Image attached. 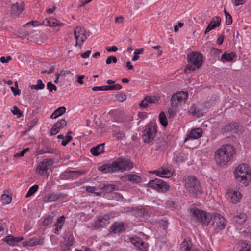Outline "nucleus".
<instances>
[{"label":"nucleus","instance_id":"nucleus-7","mask_svg":"<svg viewBox=\"0 0 251 251\" xmlns=\"http://www.w3.org/2000/svg\"><path fill=\"white\" fill-rule=\"evenodd\" d=\"M210 221H211V228L214 230H222L226 227V220L220 214H211Z\"/></svg>","mask_w":251,"mask_h":251},{"label":"nucleus","instance_id":"nucleus-2","mask_svg":"<svg viewBox=\"0 0 251 251\" xmlns=\"http://www.w3.org/2000/svg\"><path fill=\"white\" fill-rule=\"evenodd\" d=\"M251 170L246 164L239 165L234 171L236 181L240 183L242 186H247L251 179Z\"/></svg>","mask_w":251,"mask_h":251},{"label":"nucleus","instance_id":"nucleus-37","mask_svg":"<svg viewBox=\"0 0 251 251\" xmlns=\"http://www.w3.org/2000/svg\"><path fill=\"white\" fill-rule=\"evenodd\" d=\"M246 219L247 216L246 214L241 213L237 214L234 217L235 222L239 224H243L246 221Z\"/></svg>","mask_w":251,"mask_h":251},{"label":"nucleus","instance_id":"nucleus-35","mask_svg":"<svg viewBox=\"0 0 251 251\" xmlns=\"http://www.w3.org/2000/svg\"><path fill=\"white\" fill-rule=\"evenodd\" d=\"M32 36H36L35 39H33L35 41L39 44L42 43L44 41L46 40L48 38L47 36L44 34L39 35L36 32L32 35Z\"/></svg>","mask_w":251,"mask_h":251},{"label":"nucleus","instance_id":"nucleus-10","mask_svg":"<svg viewBox=\"0 0 251 251\" xmlns=\"http://www.w3.org/2000/svg\"><path fill=\"white\" fill-rule=\"evenodd\" d=\"M148 186L161 192H166L170 188L169 185L166 182L157 178L150 181Z\"/></svg>","mask_w":251,"mask_h":251},{"label":"nucleus","instance_id":"nucleus-5","mask_svg":"<svg viewBox=\"0 0 251 251\" xmlns=\"http://www.w3.org/2000/svg\"><path fill=\"white\" fill-rule=\"evenodd\" d=\"M157 125L155 123L150 122L145 126L142 132V138L145 143H150L154 139L157 133Z\"/></svg>","mask_w":251,"mask_h":251},{"label":"nucleus","instance_id":"nucleus-54","mask_svg":"<svg viewBox=\"0 0 251 251\" xmlns=\"http://www.w3.org/2000/svg\"><path fill=\"white\" fill-rule=\"evenodd\" d=\"M116 97L117 99L119 101H121V102L124 101L126 99V95L121 94V93L117 94Z\"/></svg>","mask_w":251,"mask_h":251},{"label":"nucleus","instance_id":"nucleus-30","mask_svg":"<svg viewBox=\"0 0 251 251\" xmlns=\"http://www.w3.org/2000/svg\"><path fill=\"white\" fill-rule=\"evenodd\" d=\"M99 170L102 173L115 172L114 168L113 167V163L111 164H104L99 167Z\"/></svg>","mask_w":251,"mask_h":251},{"label":"nucleus","instance_id":"nucleus-25","mask_svg":"<svg viewBox=\"0 0 251 251\" xmlns=\"http://www.w3.org/2000/svg\"><path fill=\"white\" fill-rule=\"evenodd\" d=\"M3 241L8 244L9 245L14 246L18 242L23 240L22 237H14L13 236H7L3 239Z\"/></svg>","mask_w":251,"mask_h":251},{"label":"nucleus","instance_id":"nucleus-59","mask_svg":"<svg viewBox=\"0 0 251 251\" xmlns=\"http://www.w3.org/2000/svg\"><path fill=\"white\" fill-rule=\"evenodd\" d=\"M70 246L64 242L61 244V248L62 251H68L70 250Z\"/></svg>","mask_w":251,"mask_h":251},{"label":"nucleus","instance_id":"nucleus-51","mask_svg":"<svg viewBox=\"0 0 251 251\" xmlns=\"http://www.w3.org/2000/svg\"><path fill=\"white\" fill-rule=\"evenodd\" d=\"M11 112L14 115H17L18 117H21L23 115L22 112L16 106L14 107L13 109L11 110Z\"/></svg>","mask_w":251,"mask_h":251},{"label":"nucleus","instance_id":"nucleus-16","mask_svg":"<svg viewBox=\"0 0 251 251\" xmlns=\"http://www.w3.org/2000/svg\"><path fill=\"white\" fill-rule=\"evenodd\" d=\"M61 197L64 198V195L62 194H58L53 192L46 195L43 197V201L45 203H50L56 201Z\"/></svg>","mask_w":251,"mask_h":251},{"label":"nucleus","instance_id":"nucleus-20","mask_svg":"<svg viewBox=\"0 0 251 251\" xmlns=\"http://www.w3.org/2000/svg\"><path fill=\"white\" fill-rule=\"evenodd\" d=\"M42 24L51 27L61 26L63 25L61 22L53 17L44 19L43 21Z\"/></svg>","mask_w":251,"mask_h":251},{"label":"nucleus","instance_id":"nucleus-42","mask_svg":"<svg viewBox=\"0 0 251 251\" xmlns=\"http://www.w3.org/2000/svg\"><path fill=\"white\" fill-rule=\"evenodd\" d=\"M64 243L67 244L69 246H71L74 243V238L71 235H65L64 236Z\"/></svg>","mask_w":251,"mask_h":251},{"label":"nucleus","instance_id":"nucleus-6","mask_svg":"<svg viewBox=\"0 0 251 251\" xmlns=\"http://www.w3.org/2000/svg\"><path fill=\"white\" fill-rule=\"evenodd\" d=\"M191 212L193 218L204 226L208 225L210 222L211 214L210 213L197 208L192 209Z\"/></svg>","mask_w":251,"mask_h":251},{"label":"nucleus","instance_id":"nucleus-21","mask_svg":"<svg viewBox=\"0 0 251 251\" xmlns=\"http://www.w3.org/2000/svg\"><path fill=\"white\" fill-rule=\"evenodd\" d=\"M227 197L230 199L231 202L237 203L242 197V194L238 191L231 190L226 194Z\"/></svg>","mask_w":251,"mask_h":251},{"label":"nucleus","instance_id":"nucleus-60","mask_svg":"<svg viewBox=\"0 0 251 251\" xmlns=\"http://www.w3.org/2000/svg\"><path fill=\"white\" fill-rule=\"evenodd\" d=\"M10 88L15 96L20 95L21 90L19 89H18V88L16 89L14 87H11Z\"/></svg>","mask_w":251,"mask_h":251},{"label":"nucleus","instance_id":"nucleus-49","mask_svg":"<svg viewBox=\"0 0 251 251\" xmlns=\"http://www.w3.org/2000/svg\"><path fill=\"white\" fill-rule=\"evenodd\" d=\"M47 89L50 92H52L53 91H56L57 87L55 85L52 84L51 82H49L47 85Z\"/></svg>","mask_w":251,"mask_h":251},{"label":"nucleus","instance_id":"nucleus-52","mask_svg":"<svg viewBox=\"0 0 251 251\" xmlns=\"http://www.w3.org/2000/svg\"><path fill=\"white\" fill-rule=\"evenodd\" d=\"M30 149L29 148H27L26 149H23L20 153H16L14 154V156L15 157H22L24 155V154L26 153L27 151H29Z\"/></svg>","mask_w":251,"mask_h":251},{"label":"nucleus","instance_id":"nucleus-26","mask_svg":"<svg viewBox=\"0 0 251 251\" xmlns=\"http://www.w3.org/2000/svg\"><path fill=\"white\" fill-rule=\"evenodd\" d=\"M98 189L102 190L105 193H111L114 190H118L119 186L114 184H103L102 185L99 186Z\"/></svg>","mask_w":251,"mask_h":251},{"label":"nucleus","instance_id":"nucleus-56","mask_svg":"<svg viewBox=\"0 0 251 251\" xmlns=\"http://www.w3.org/2000/svg\"><path fill=\"white\" fill-rule=\"evenodd\" d=\"M72 139V136L70 135H67L66 139L63 140L61 143V145L63 146H65L69 142H70Z\"/></svg>","mask_w":251,"mask_h":251},{"label":"nucleus","instance_id":"nucleus-39","mask_svg":"<svg viewBox=\"0 0 251 251\" xmlns=\"http://www.w3.org/2000/svg\"><path fill=\"white\" fill-rule=\"evenodd\" d=\"M218 97L216 95H212L210 99L205 102V107L207 108L213 105L215 103V102L216 101Z\"/></svg>","mask_w":251,"mask_h":251},{"label":"nucleus","instance_id":"nucleus-62","mask_svg":"<svg viewBox=\"0 0 251 251\" xmlns=\"http://www.w3.org/2000/svg\"><path fill=\"white\" fill-rule=\"evenodd\" d=\"M98 189H99L98 188ZM96 190H97V189L95 187L87 186L86 188V191L87 192H89V193H95V191Z\"/></svg>","mask_w":251,"mask_h":251},{"label":"nucleus","instance_id":"nucleus-28","mask_svg":"<svg viewBox=\"0 0 251 251\" xmlns=\"http://www.w3.org/2000/svg\"><path fill=\"white\" fill-rule=\"evenodd\" d=\"M203 111L201 109H199L193 105L189 110V113L197 117H200L203 115Z\"/></svg>","mask_w":251,"mask_h":251},{"label":"nucleus","instance_id":"nucleus-1","mask_svg":"<svg viewBox=\"0 0 251 251\" xmlns=\"http://www.w3.org/2000/svg\"><path fill=\"white\" fill-rule=\"evenodd\" d=\"M235 153L233 146L227 144L223 145L215 152V160L219 166L225 165L232 158Z\"/></svg>","mask_w":251,"mask_h":251},{"label":"nucleus","instance_id":"nucleus-32","mask_svg":"<svg viewBox=\"0 0 251 251\" xmlns=\"http://www.w3.org/2000/svg\"><path fill=\"white\" fill-rule=\"evenodd\" d=\"M111 229L115 233H119L124 231L125 228L123 224L115 223L112 225Z\"/></svg>","mask_w":251,"mask_h":251},{"label":"nucleus","instance_id":"nucleus-58","mask_svg":"<svg viewBox=\"0 0 251 251\" xmlns=\"http://www.w3.org/2000/svg\"><path fill=\"white\" fill-rule=\"evenodd\" d=\"M55 228L54 229V233L55 234H58L59 231L61 229L62 226V225H60L56 223L54 225Z\"/></svg>","mask_w":251,"mask_h":251},{"label":"nucleus","instance_id":"nucleus-34","mask_svg":"<svg viewBox=\"0 0 251 251\" xmlns=\"http://www.w3.org/2000/svg\"><path fill=\"white\" fill-rule=\"evenodd\" d=\"M155 100L152 99L150 96H146L144 100L140 103V107L146 108L150 103H155Z\"/></svg>","mask_w":251,"mask_h":251},{"label":"nucleus","instance_id":"nucleus-31","mask_svg":"<svg viewBox=\"0 0 251 251\" xmlns=\"http://www.w3.org/2000/svg\"><path fill=\"white\" fill-rule=\"evenodd\" d=\"M23 10V6L19 5L17 2L12 4L11 6V13L13 15L18 16Z\"/></svg>","mask_w":251,"mask_h":251},{"label":"nucleus","instance_id":"nucleus-48","mask_svg":"<svg viewBox=\"0 0 251 251\" xmlns=\"http://www.w3.org/2000/svg\"><path fill=\"white\" fill-rule=\"evenodd\" d=\"M250 247L249 245L245 242L241 243V249L240 251H249Z\"/></svg>","mask_w":251,"mask_h":251},{"label":"nucleus","instance_id":"nucleus-19","mask_svg":"<svg viewBox=\"0 0 251 251\" xmlns=\"http://www.w3.org/2000/svg\"><path fill=\"white\" fill-rule=\"evenodd\" d=\"M151 173L161 177L169 178L173 175L172 172L168 168L164 167L152 171Z\"/></svg>","mask_w":251,"mask_h":251},{"label":"nucleus","instance_id":"nucleus-9","mask_svg":"<svg viewBox=\"0 0 251 251\" xmlns=\"http://www.w3.org/2000/svg\"><path fill=\"white\" fill-rule=\"evenodd\" d=\"M115 172L129 170L133 167L132 162L129 160L119 158L112 162Z\"/></svg>","mask_w":251,"mask_h":251},{"label":"nucleus","instance_id":"nucleus-12","mask_svg":"<svg viewBox=\"0 0 251 251\" xmlns=\"http://www.w3.org/2000/svg\"><path fill=\"white\" fill-rule=\"evenodd\" d=\"M53 160L51 159H44L37 165L35 172L37 174L41 176L47 172L49 167L53 164Z\"/></svg>","mask_w":251,"mask_h":251},{"label":"nucleus","instance_id":"nucleus-43","mask_svg":"<svg viewBox=\"0 0 251 251\" xmlns=\"http://www.w3.org/2000/svg\"><path fill=\"white\" fill-rule=\"evenodd\" d=\"M39 187L38 185H34L32 186L28 190L26 197L28 198L33 195L38 190Z\"/></svg>","mask_w":251,"mask_h":251},{"label":"nucleus","instance_id":"nucleus-33","mask_svg":"<svg viewBox=\"0 0 251 251\" xmlns=\"http://www.w3.org/2000/svg\"><path fill=\"white\" fill-rule=\"evenodd\" d=\"M124 178L126 180L135 183H138L141 181V177L135 174H130L126 176H124Z\"/></svg>","mask_w":251,"mask_h":251},{"label":"nucleus","instance_id":"nucleus-53","mask_svg":"<svg viewBox=\"0 0 251 251\" xmlns=\"http://www.w3.org/2000/svg\"><path fill=\"white\" fill-rule=\"evenodd\" d=\"M148 249V245L147 244L145 243L143 241L142 242V244H141L139 245V247L137 249L139 251H147Z\"/></svg>","mask_w":251,"mask_h":251},{"label":"nucleus","instance_id":"nucleus-55","mask_svg":"<svg viewBox=\"0 0 251 251\" xmlns=\"http://www.w3.org/2000/svg\"><path fill=\"white\" fill-rule=\"evenodd\" d=\"M137 214L138 216L142 217L147 215L148 212L145 209H141L137 211Z\"/></svg>","mask_w":251,"mask_h":251},{"label":"nucleus","instance_id":"nucleus-38","mask_svg":"<svg viewBox=\"0 0 251 251\" xmlns=\"http://www.w3.org/2000/svg\"><path fill=\"white\" fill-rule=\"evenodd\" d=\"M2 203L4 205L10 203L12 200V196L8 194H3L1 199Z\"/></svg>","mask_w":251,"mask_h":251},{"label":"nucleus","instance_id":"nucleus-41","mask_svg":"<svg viewBox=\"0 0 251 251\" xmlns=\"http://www.w3.org/2000/svg\"><path fill=\"white\" fill-rule=\"evenodd\" d=\"M159 119L160 124L166 127L168 124L167 118L165 113L163 112H161L159 115Z\"/></svg>","mask_w":251,"mask_h":251},{"label":"nucleus","instance_id":"nucleus-61","mask_svg":"<svg viewBox=\"0 0 251 251\" xmlns=\"http://www.w3.org/2000/svg\"><path fill=\"white\" fill-rule=\"evenodd\" d=\"M176 107H173L170 108L168 110V113L171 116H173L176 114Z\"/></svg>","mask_w":251,"mask_h":251},{"label":"nucleus","instance_id":"nucleus-27","mask_svg":"<svg viewBox=\"0 0 251 251\" xmlns=\"http://www.w3.org/2000/svg\"><path fill=\"white\" fill-rule=\"evenodd\" d=\"M235 57H236V54L234 52H225L222 55L221 60L223 62H231Z\"/></svg>","mask_w":251,"mask_h":251},{"label":"nucleus","instance_id":"nucleus-47","mask_svg":"<svg viewBox=\"0 0 251 251\" xmlns=\"http://www.w3.org/2000/svg\"><path fill=\"white\" fill-rule=\"evenodd\" d=\"M131 242L134 245V246L136 247V250H137L138 249V248L139 247V245H140L141 244H142L143 241L140 238H137V239H132L131 240Z\"/></svg>","mask_w":251,"mask_h":251},{"label":"nucleus","instance_id":"nucleus-3","mask_svg":"<svg viewBox=\"0 0 251 251\" xmlns=\"http://www.w3.org/2000/svg\"><path fill=\"white\" fill-rule=\"evenodd\" d=\"M187 59L189 64L185 69V72L187 70L194 71L199 69L202 64V55L197 51H194L188 54Z\"/></svg>","mask_w":251,"mask_h":251},{"label":"nucleus","instance_id":"nucleus-24","mask_svg":"<svg viewBox=\"0 0 251 251\" xmlns=\"http://www.w3.org/2000/svg\"><path fill=\"white\" fill-rule=\"evenodd\" d=\"M216 20H212L208 25L207 26L205 31V34H206L207 33L212 30L213 29L215 28L216 27L219 26L220 25V23L221 21V18L217 16L216 17Z\"/></svg>","mask_w":251,"mask_h":251},{"label":"nucleus","instance_id":"nucleus-15","mask_svg":"<svg viewBox=\"0 0 251 251\" xmlns=\"http://www.w3.org/2000/svg\"><path fill=\"white\" fill-rule=\"evenodd\" d=\"M85 173L84 170L78 171H65L62 174L61 176L65 179H75L80 176L81 175Z\"/></svg>","mask_w":251,"mask_h":251},{"label":"nucleus","instance_id":"nucleus-40","mask_svg":"<svg viewBox=\"0 0 251 251\" xmlns=\"http://www.w3.org/2000/svg\"><path fill=\"white\" fill-rule=\"evenodd\" d=\"M44 88L45 84L43 83L41 80H38L37 84L32 85L30 86V88L31 89H35L36 90L43 89Z\"/></svg>","mask_w":251,"mask_h":251},{"label":"nucleus","instance_id":"nucleus-14","mask_svg":"<svg viewBox=\"0 0 251 251\" xmlns=\"http://www.w3.org/2000/svg\"><path fill=\"white\" fill-rule=\"evenodd\" d=\"M239 128L240 126L237 123L229 124L223 126L222 128V133L224 135L228 137L234 133H237Z\"/></svg>","mask_w":251,"mask_h":251},{"label":"nucleus","instance_id":"nucleus-63","mask_svg":"<svg viewBox=\"0 0 251 251\" xmlns=\"http://www.w3.org/2000/svg\"><path fill=\"white\" fill-rule=\"evenodd\" d=\"M65 221V217L64 216H62L59 217L57 221V224H59L60 225H62V226L63 225Z\"/></svg>","mask_w":251,"mask_h":251},{"label":"nucleus","instance_id":"nucleus-45","mask_svg":"<svg viewBox=\"0 0 251 251\" xmlns=\"http://www.w3.org/2000/svg\"><path fill=\"white\" fill-rule=\"evenodd\" d=\"M53 221V217L48 216L43 222L42 225L44 226H47L52 223Z\"/></svg>","mask_w":251,"mask_h":251},{"label":"nucleus","instance_id":"nucleus-23","mask_svg":"<svg viewBox=\"0 0 251 251\" xmlns=\"http://www.w3.org/2000/svg\"><path fill=\"white\" fill-rule=\"evenodd\" d=\"M104 151V144L102 143L91 148L90 152L94 156H98Z\"/></svg>","mask_w":251,"mask_h":251},{"label":"nucleus","instance_id":"nucleus-36","mask_svg":"<svg viewBox=\"0 0 251 251\" xmlns=\"http://www.w3.org/2000/svg\"><path fill=\"white\" fill-rule=\"evenodd\" d=\"M66 111V108L65 107H60L57 109H56L52 114V115L50 116V118L51 119H55L57 117L61 116L62 114H63Z\"/></svg>","mask_w":251,"mask_h":251},{"label":"nucleus","instance_id":"nucleus-29","mask_svg":"<svg viewBox=\"0 0 251 251\" xmlns=\"http://www.w3.org/2000/svg\"><path fill=\"white\" fill-rule=\"evenodd\" d=\"M43 241H41L40 240L37 238L29 239L28 240L24 242L23 243V246H30L32 247L38 244H42Z\"/></svg>","mask_w":251,"mask_h":251},{"label":"nucleus","instance_id":"nucleus-50","mask_svg":"<svg viewBox=\"0 0 251 251\" xmlns=\"http://www.w3.org/2000/svg\"><path fill=\"white\" fill-rule=\"evenodd\" d=\"M112 62H113L114 63H116L117 62V59L115 56H109L106 60V63L107 65L111 64Z\"/></svg>","mask_w":251,"mask_h":251},{"label":"nucleus","instance_id":"nucleus-11","mask_svg":"<svg viewBox=\"0 0 251 251\" xmlns=\"http://www.w3.org/2000/svg\"><path fill=\"white\" fill-rule=\"evenodd\" d=\"M86 30L84 28L77 26L74 31L75 38L76 40L75 46H80L87 39Z\"/></svg>","mask_w":251,"mask_h":251},{"label":"nucleus","instance_id":"nucleus-44","mask_svg":"<svg viewBox=\"0 0 251 251\" xmlns=\"http://www.w3.org/2000/svg\"><path fill=\"white\" fill-rule=\"evenodd\" d=\"M225 14L226 18V24L229 25L232 23V19L231 15L228 13L226 9L224 10V11Z\"/></svg>","mask_w":251,"mask_h":251},{"label":"nucleus","instance_id":"nucleus-8","mask_svg":"<svg viewBox=\"0 0 251 251\" xmlns=\"http://www.w3.org/2000/svg\"><path fill=\"white\" fill-rule=\"evenodd\" d=\"M188 97L187 92L180 91L172 95L171 98V107H177L178 104L185 103Z\"/></svg>","mask_w":251,"mask_h":251},{"label":"nucleus","instance_id":"nucleus-64","mask_svg":"<svg viewBox=\"0 0 251 251\" xmlns=\"http://www.w3.org/2000/svg\"><path fill=\"white\" fill-rule=\"evenodd\" d=\"M91 53V51L90 50H88L87 51H86L85 52L82 53L81 54V57L83 58H87L90 56Z\"/></svg>","mask_w":251,"mask_h":251},{"label":"nucleus","instance_id":"nucleus-22","mask_svg":"<svg viewBox=\"0 0 251 251\" xmlns=\"http://www.w3.org/2000/svg\"><path fill=\"white\" fill-rule=\"evenodd\" d=\"M56 153V150L50 146L44 145L42 147H39L37 150V153L39 155L45 153L54 154Z\"/></svg>","mask_w":251,"mask_h":251},{"label":"nucleus","instance_id":"nucleus-4","mask_svg":"<svg viewBox=\"0 0 251 251\" xmlns=\"http://www.w3.org/2000/svg\"><path fill=\"white\" fill-rule=\"evenodd\" d=\"M183 180L185 189L189 193L196 196L201 193L200 182L195 177L188 176L185 177Z\"/></svg>","mask_w":251,"mask_h":251},{"label":"nucleus","instance_id":"nucleus-46","mask_svg":"<svg viewBox=\"0 0 251 251\" xmlns=\"http://www.w3.org/2000/svg\"><path fill=\"white\" fill-rule=\"evenodd\" d=\"M181 249L184 251H189L191 249L187 241L184 240L181 245Z\"/></svg>","mask_w":251,"mask_h":251},{"label":"nucleus","instance_id":"nucleus-17","mask_svg":"<svg viewBox=\"0 0 251 251\" xmlns=\"http://www.w3.org/2000/svg\"><path fill=\"white\" fill-rule=\"evenodd\" d=\"M67 125V122L65 119H61L55 124L50 130V134L54 135L57 134L60 129Z\"/></svg>","mask_w":251,"mask_h":251},{"label":"nucleus","instance_id":"nucleus-13","mask_svg":"<svg viewBox=\"0 0 251 251\" xmlns=\"http://www.w3.org/2000/svg\"><path fill=\"white\" fill-rule=\"evenodd\" d=\"M109 219L110 217L108 215L99 216L95 220L94 223L92 224V226L95 229L102 228L109 223Z\"/></svg>","mask_w":251,"mask_h":251},{"label":"nucleus","instance_id":"nucleus-57","mask_svg":"<svg viewBox=\"0 0 251 251\" xmlns=\"http://www.w3.org/2000/svg\"><path fill=\"white\" fill-rule=\"evenodd\" d=\"M247 0H233V3L235 6H238L240 5L243 4Z\"/></svg>","mask_w":251,"mask_h":251},{"label":"nucleus","instance_id":"nucleus-18","mask_svg":"<svg viewBox=\"0 0 251 251\" xmlns=\"http://www.w3.org/2000/svg\"><path fill=\"white\" fill-rule=\"evenodd\" d=\"M203 131L200 128H195L192 129L187 135L184 140V142H186L189 139H197L202 136Z\"/></svg>","mask_w":251,"mask_h":251}]
</instances>
